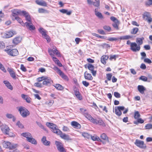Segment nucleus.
I'll list each match as a JSON object with an SVG mask.
<instances>
[{"mask_svg": "<svg viewBox=\"0 0 152 152\" xmlns=\"http://www.w3.org/2000/svg\"><path fill=\"white\" fill-rule=\"evenodd\" d=\"M134 144L137 147L143 149H145L146 146L143 141L136 139L134 142Z\"/></svg>", "mask_w": 152, "mask_h": 152, "instance_id": "9", "label": "nucleus"}, {"mask_svg": "<svg viewBox=\"0 0 152 152\" xmlns=\"http://www.w3.org/2000/svg\"><path fill=\"white\" fill-rule=\"evenodd\" d=\"M53 69L56 71L62 77V78L65 80H68L67 76L64 74L61 70L56 66H54Z\"/></svg>", "mask_w": 152, "mask_h": 152, "instance_id": "7", "label": "nucleus"}, {"mask_svg": "<svg viewBox=\"0 0 152 152\" xmlns=\"http://www.w3.org/2000/svg\"><path fill=\"white\" fill-rule=\"evenodd\" d=\"M84 78L85 79L90 80H91L93 79V77L89 73H88L87 71L84 73Z\"/></svg>", "mask_w": 152, "mask_h": 152, "instance_id": "22", "label": "nucleus"}, {"mask_svg": "<svg viewBox=\"0 0 152 152\" xmlns=\"http://www.w3.org/2000/svg\"><path fill=\"white\" fill-rule=\"evenodd\" d=\"M139 79L145 82L147 81L148 78L147 77L144 76H141L139 78Z\"/></svg>", "mask_w": 152, "mask_h": 152, "instance_id": "51", "label": "nucleus"}, {"mask_svg": "<svg viewBox=\"0 0 152 152\" xmlns=\"http://www.w3.org/2000/svg\"><path fill=\"white\" fill-rule=\"evenodd\" d=\"M7 71L12 77L14 79H16V74L13 69L8 68Z\"/></svg>", "mask_w": 152, "mask_h": 152, "instance_id": "16", "label": "nucleus"}, {"mask_svg": "<svg viewBox=\"0 0 152 152\" xmlns=\"http://www.w3.org/2000/svg\"><path fill=\"white\" fill-rule=\"evenodd\" d=\"M74 90V94L76 97L80 100L82 99V98L78 91V89L77 88H75Z\"/></svg>", "mask_w": 152, "mask_h": 152, "instance_id": "19", "label": "nucleus"}, {"mask_svg": "<svg viewBox=\"0 0 152 152\" xmlns=\"http://www.w3.org/2000/svg\"><path fill=\"white\" fill-rule=\"evenodd\" d=\"M4 51L7 54L12 56H16L19 55V52L17 49H13L12 50L10 49H5Z\"/></svg>", "mask_w": 152, "mask_h": 152, "instance_id": "5", "label": "nucleus"}, {"mask_svg": "<svg viewBox=\"0 0 152 152\" xmlns=\"http://www.w3.org/2000/svg\"><path fill=\"white\" fill-rule=\"evenodd\" d=\"M39 31L42 34V37L46 39L48 42H49L50 41V37L47 34V31L42 27H40L39 28Z\"/></svg>", "mask_w": 152, "mask_h": 152, "instance_id": "2", "label": "nucleus"}, {"mask_svg": "<svg viewBox=\"0 0 152 152\" xmlns=\"http://www.w3.org/2000/svg\"><path fill=\"white\" fill-rule=\"evenodd\" d=\"M90 138L94 141H97L99 142H102L101 140L96 135H94V136H92L91 135V137Z\"/></svg>", "mask_w": 152, "mask_h": 152, "instance_id": "27", "label": "nucleus"}, {"mask_svg": "<svg viewBox=\"0 0 152 152\" xmlns=\"http://www.w3.org/2000/svg\"><path fill=\"white\" fill-rule=\"evenodd\" d=\"M3 145L4 148L10 149H14L15 148V146L13 145L11 142L7 141H4L3 142Z\"/></svg>", "mask_w": 152, "mask_h": 152, "instance_id": "11", "label": "nucleus"}, {"mask_svg": "<svg viewBox=\"0 0 152 152\" xmlns=\"http://www.w3.org/2000/svg\"><path fill=\"white\" fill-rule=\"evenodd\" d=\"M87 67L91 71L94 69V66L91 64H88L87 65Z\"/></svg>", "mask_w": 152, "mask_h": 152, "instance_id": "44", "label": "nucleus"}, {"mask_svg": "<svg viewBox=\"0 0 152 152\" xmlns=\"http://www.w3.org/2000/svg\"><path fill=\"white\" fill-rule=\"evenodd\" d=\"M47 126L51 129V131L54 133L57 134L61 133L60 130L56 128V126L55 124L50 122L46 123Z\"/></svg>", "mask_w": 152, "mask_h": 152, "instance_id": "4", "label": "nucleus"}, {"mask_svg": "<svg viewBox=\"0 0 152 152\" xmlns=\"http://www.w3.org/2000/svg\"><path fill=\"white\" fill-rule=\"evenodd\" d=\"M91 122L94 124L99 125H103L104 124L103 121L99 117H97L96 119L93 118Z\"/></svg>", "mask_w": 152, "mask_h": 152, "instance_id": "10", "label": "nucleus"}, {"mask_svg": "<svg viewBox=\"0 0 152 152\" xmlns=\"http://www.w3.org/2000/svg\"><path fill=\"white\" fill-rule=\"evenodd\" d=\"M114 95L115 97L117 98H119L121 97L120 94L118 92H114Z\"/></svg>", "mask_w": 152, "mask_h": 152, "instance_id": "59", "label": "nucleus"}, {"mask_svg": "<svg viewBox=\"0 0 152 152\" xmlns=\"http://www.w3.org/2000/svg\"><path fill=\"white\" fill-rule=\"evenodd\" d=\"M0 69L2 70L4 72H6V70L4 67V66L0 62Z\"/></svg>", "mask_w": 152, "mask_h": 152, "instance_id": "57", "label": "nucleus"}, {"mask_svg": "<svg viewBox=\"0 0 152 152\" xmlns=\"http://www.w3.org/2000/svg\"><path fill=\"white\" fill-rule=\"evenodd\" d=\"M145 4L147 6H149L152 4V0H148L145 2Z\"/></svg>", "mask_w": 152, "mask_h": 152, "instance_id": "61", "label": "nucleus"}, {"mask_svg": "<svg viewBox=\"0 0 152 152\" xmlns=\"http://www.w3.org/2000/svg\"><path fill=\"white\" fill-rule=\"evenodd\" d=\"M22 15L25 17L26 20L28 21V22H31L30 16L28 12L25 11H22Z\"/></svg>", "mask_w": 152, "mask_h": 152, "instance_id": "15", "label": "nucleus"}, {"mask_svg": "<svg viewBox=\"0 0 152 152\" xmlns=\"http://www.w3.org/2000/svg\"><path fill=\"white\" fill-rule=\"evenodd\" d=\"M57 149L60 152H66V150L64 148L63 144L59 141H55Z\"/></svg>", "mask_w": 152, "mask_h": 152, "instance_id": "8", "label": "nucleus"}, {"mask_svg": "<svg viewBox=\"0 0 152 152\" xmlns=\"http://www.w3.org/2000/svg\"><path fill=\"white\" fill-rule=\"evenodd\" d=\"M71 125L72 126H73L75 128L80 129L81 127V125L76 121H72L71 123Z\"/></svg>", "mask_w": 152, "mask_h": 152, "instance_id": "25", "label": "nucleus"}, {"mask_svg": "<svg viewBox=\"0 0 152 152\" xmlns=\"http://www.w3.org/2000/svg\"><path fill=\"white\" fill-rule=\"evenodd\" d=\"M60 132L61 133H58L57 134L60 135V136L61 138L67 140H72V139L69 137V135L66 134L64 133H63L61 130Z\"/></svg>", "mask_w": 152, "mask_h": 152, "instance_id": "14", "label": "nucleus"}, {"mask_svg": "<svg viewBox=\"0 0 152 152\" xmlns=\"http://www.w3.org/2000/svg\"><path fill=\"white\" fill-rule=\"evenodd\" d=\"M140 54L142 56L141 58V60L144 59L146 56V54L145 52H141L140 53Z\"/></svg>", "mask_w": 152, "mask_h": 152, "instance_id": "55", "label": "nucleus"}, {"mask_svg": "<svg viewBox=\"0 0 152 152\" xmlns=\"http://www.w3.org/2000/svg\"><path fill=\"white\" fill-rule=\"evenodd\" d=\"M39 5L43 7H47V4L46 2L43 0L39 1Z\"/></svg>", "mask_w": 152, "mask_h": 152, "instance_id": "32", "label": "nucleus"}, {"mask_svg": "<svg viewBox=\"0 0 152 152\" xmlns=\"http://www.w3.org/2000/svg\"><path fill=\"white\" fill-rule=\"evenodd\" d=\"M21 11L18 10L14 9L12 11V18L13 20H16L18 16V15H22Z\"/></svg>", "mask_w": 152, "mask_h": 152, "instance_id": "6", "label": "nucleus"}, {"mask_svg": "<svg viewBox=\"0 0 152 152\" xmlns=\"http://www.w3.org/2000/svg\"><path fill=\"white\" fill-rule=\"evenodd\" d=\"M95 14L99 18L102 19L103 18V16L102 14L99 12L96 13Z\"/></svg>", "mask_w": 152, "mask_h": 152, "instance_id": "52", "label": "nucleus"}, {"mask_svg": "<svg viewBox=\"0 0 152 152\" xmlns=\"http://www.w3.org/2000/svg\"><path fill=\"white\" fill-rule=\"evenodd\" d=\"M1 129L4 133L6 134H10L9 132L10 129L7 126L4 124H2L1 126Z\"/></svg>", "mask_w": 152, "mask_h": 152, "instance_id": "13", "label": "nucleus"}, {"mask_svg": "<svg viewBox=\"0 0 152 152\" xmlns=\"http://www.w3.org/2000/svg\"><path fill=\"white\" fill-rule=\"evenodd\" d=\"M82 83L84 86L86 87H88L89 85V83L85 81H83Z\"/></svg>", "mask_w": 152, "mask_h": 152, "instance_id": "62", "label": "nucleus"}, {"mask_svg": "<svg viewBox=\"0 0 152 152\" xmlns=\"http://www.w3.org/2000/svg\"><path fill=\"white\" fill-rule=\"evenodd\" d=\"M109 58V56L107 55H103L101 57V61L102 63L104 64H105L106 63V61Z\"/></svg>", "mask_w": 152, "mask_h": 152, "instance_id": "24", "label": "nucleus"}, {"mask_svg": "<svg viewBox=\"0 0 152 152\" xmlns=\"http://www.w3.org/2000/svg\"><path fill=\"white\" fill-rule=\"evenodd\" d=\"M21 115L24 118L26 117L30 114V112L26 108L20 106L18 108Z\"/></svg>", "mask_w": 152, "mask_h": 152, "instance_id": "1", "label": "nucleus"}, {"mask_svg": "<svg viewBox=\"0 0 152 152\" xmlns=\"http://www.w3.org/2000/svg\"><path fill=\"white\" fill-rule=\"evenodd\" d=\"M84 116L89 121H91L92 119L93 118V117L88 113L87 112L84 113Z\"/></svg>", "mask_w": 152, "mask_h": 152, "instance_id": "35", "label": "nucleus"}, {"mask_svg": "<svg viewBox=\"0 0 152 152\" xmlns=\"http://www.w3.org/2000/svg\"><path fill=\"white\" fill-rule=\"evenodd\" d=\"M20 69L23 72H25L27 71V69L23 64L20 65Z\"/></svg>", "mask_w": 152, "mask_h": 152, "instance_id": "50", "label": "nucleus"}, {"mask_svg": "<svg viewBox=\"0 0 152 152\" xmlns=\"http://www.w3.org/2000/svg\"><path fill=\"white\" fill-rule=\"evenodd\" d=\"M21 135L24 137H26L27 140L29 137H32L31 133L29 132L23 133L21 134Z\"/></svg>", "mask_w": 152, "mask_h": 152, "instance_id": "29", "label": "nucleus"}, {"mask_svg": "<svg viewBox=\"0 0 152 152\" xmlns=\"http://www.w3.org/2000/svg\"><path fill=\"white\" fill-rule=\"evenodd\" d=\"M144 61L145 62L147 63L150 64L152 63L151 61L148 58H145L144 59Z\"/></svg>", "mask_w": 152, "mask_h": 152, "instance_id": "60", "label": "nucleus"}, {"mask_svg": "<svg viewBox=\"0 0 152 152\" xmlns=\"http://www.w3.org/2000/svg\"><path fill=\"white\" fill-rule=\"evenodd\" d=\"M39 13H48L49 11L45 9L40 8H39Z\"/></svg>", "mask_w": 152, "mask_h": 152, "instance_id": "38", "label": "nucleus"}, {"mask_svg": "<svg viewBox=\"0 0 152 152\" xmlns=\"http://www.w3.org/2000/svg\"><path fill=\"white\" fill-rule=\"evenodd\" d=\"M138 31V28L137 27L134 28L132 29L131 33L132 34H136Z\"/></svg>", "mask_w": 152, "mask_h": 152, "instance_id": "43", "label": "nucleus"}, {"mask_svg": "<svg viewBox=\"0 0 152 152\" xmlns=\"http://www.w3.org/2000/svg\"><path fill=\"white\" fill-rule=\"evenodd\" d=\"M27 28L30 30H34L35 28L33 24L31 23V22H26L25 26Z\"/></svg>", "mask_w": 152, "mask_h": 152, "instance_id": "17", "label": "nucleus"}, {"mask_svg": "<svg viewBox=\"0 0 152 152\" xmlns=\"http://www.w3.org/2000/svg\"><path fill=\"white\" fill-rule=\"evenodd\" d=\"M57 50L56 49L53 50V49H48V53H49L50 55L51 56H52L53 55V54H55Z\"/></svg>", "mask_w": 152, "mask_h": 152, "instance_id": "40", "label": "nucleus"}, {"mask_svg": "<svg viewBox=\"0 0 152 152\" xmlns=\"http://www.w3.org/2000/svg\"><path fill=\"white\" fill-rule=\"evenodd\" d=\"M130 47V49L134 52L139 51L140 48V46L138 45L135 42H132Z\"/></svg>", "mask_w": 152, "mask_h": 152, "instance_id": "12", "label": "nucleus"}, {"mask_svg": "<svg viewBox=\"0 0 152 152\" xmlns=\"http://www.w3.org/2000/svg\"><path fill=\"white\" fill-rule=\"evenodd\" d=\"M54 101L52 100H50L48 101H47L46 102V104L49 106H52L54 103Z\"/></svg>", "mask_w": 152, "mask_h": 152, "instance_id": "48", "label": "nucleus"}, {"mask_svg": "<svg viewBox=\"0 0 152 152\" xmlns=\"http://www.w3.org/2000/svg\"><path fill=\"white\" fill-rule=\"evenodd\" d=\"M21 41V38L20 37H17L15 38L12 40V43L14 46H16L20 43Z\"/></svg>", "mask_w": 152, "mask_h": 152, "instance_id": "18", "label": "nucleus"}, {"mask_svg": "<svg viewBox=\"0 0 152 152\" xmlns=\"http://www.w3.org/2000/svg\"><path fill=\"white\" fill-rule=\"evenodd\" d=\"M3 83L5 85L7 88L10 90H12L13 87L11 85L10 83L7 80H4L3 81Z\"/></svg>", "mask_w": 152, "mask_h": 152, "instance_id": "26", "label": "nucleus"}, {"mask_svg": "<svg viewBox=\"0 0 152 152\" xmlns=\"http://www.w3.org/2000/svg\"><path fill=\"white\" fill-rule=\"evenodd\" d=\"M115 112L116 114L118 116H120L122 114L121 111L117 109L116 107H115Z\"/></svg>", "mask_w": 152, "mask_h": 152, "instance_id": "45", "label": "nucleus"}, {"mask_svg": "<svg viewBox=\"0 0 152 152\" xmlns=\"http://www.w3.org/2000/svg\"><path fill=\"white\" fill-rule=\"evenodd\" d=\"M54 86L57 89L59 90H62L63 89V87L59 84H57Z\"/></svg>", "mask_w": 152, "mask_h": 152, "instance_id": "39", "label": "nucleus"}, {"mask_svg": "<svg viewBox=\"0 0 152 152\" xmlns=\"http://www.w3.org/2000/svg\"><path fill=\"white\" fill-rule=\"evenodd\" d=\"M43 80V84L46 86L50 85L52 82L50 77L46 76H42L41 77H39V82Z\"/></svg>", "mask_w": 152, "mask_h": 152, "instance_id": "3", "label": "nucleus"}, {"mask_svg": "<svg viewBox=\"0 0 152 152\" xmlns=\"http://www.w3.org/2000/svg\"><path fill=\"white\" fill-rule=\"evenodd\" d=\"M144 39V38L142 37L141 38H138L137 39L136 42L138 44V45L140 46L142 44V41Z\"/></svg>", "mask_w": 152, "mask_h": 152, "instance_id": "36", "label": "nucleus"}, {"mask_svg": "<svg viewBox=\"0 0 152 152\" xmlns=\"http://www.w3.org/2000/svg\"><path fill=\"white\" fill-rule=\"evenodd\" d=\"M95 1L93 2V4L95 7H98L99 6V0H95Z\"/></svg>", "mask_w": 152, "mask_h": 152, "instance_id": "42", "label": "nucleus"}, {"mask_svg": "<svg viewBox=\"0 0 152 152\" xmlns=\"http://www.w3.org/2000/svg\"><path fill=\"white\" fill-rule=\"evenodd\" d=\"M62 130L64 132H69L70 130L68 127L67 126H64L63 127Z\"/></svg>", "mask_w": 152, "mask_h": 152, "instance_id": "58", "label": "nucleus"}, {"mask_svg": "<svg viewBox=\"0 0 152 152\" xmlns=\"http://www.w3.org/2000/svg\"><path fill=\"white\" fill-rule=\"evenodd\" d=\"M101 138L104 140H108V138L106 134L104 133H103L101 136Z\"/></svg>", "mask_w": 152, "mask_h": 152, "instance_id": "46", "label": "nucleus"}, {"mask_svg": "<svg viewBox=\"0 0 152 152\" xmlns=\"http://www.w3.org/2000/svg\"><path fill=\"white\" fill-rule=\"evenodd\" d=\"M140 115L138 111H136L134 112V118L135 119H137L140 117Z\"/></svg>", "mask_w": 152, "mask_h": 152, "instance_id": "47", "label": "nucleus"}, {"mask_svg": "<svg viewBox=\"0 0 152 152\" xmlns=\"http://www.w3.org/2000/svg\"><path fill=\"white\" fill-rule=\"evenodd\" d=\"M103 28L105 30H106L108 32L110 31L111 30L110 27L108 26H103Z\"/></svg>", "mask_w": 152, "mask_h": 152, "instance_id": "54", "label": "nucleus"}, {"mask_svg": "<svg viewBox=\"0 0 152 152\" xmlns=\"http://www.w3.org/2000/svg\"><path fill=\"white\" fill-rule=\"evenodd\" d=\"M29 138L27 140L28 141L33 144H37V141L36 140L34 139L33 138L32 136Z\"/></svg>", "mask_w": 152, "mask_h": 152, "instance_id": "30", "label": "nucleus"}, {"mask_svg": "<svg viewBox=\"0 0 152 152\" xmlns=\"http://www.w3.org/2000/svg\"><path fill=\"white\" fill-rule=\"evenodd\" d=\"M7 118H12V120L15 121V118L11 114H7L6 115Z\"/></svg>", "mask_w": 152, "mask_h": 152, "instance_id": "49", "label": "nucleus"}, {"mask_svg": "<svg viewBox=\"0 0 152 152\" xmlns=\"http://www.w3.org/2000/svg\"><path fill=\"white\" fill-rule=\"evenodd\" d=\"M21 97L22 99L25 100L27 103H30L31 102V99L28 95L23 94H22Z\"/></svg>", "mask_w": 152, "mask_h": 152, "instance_id": "20", "label": "nucleus"}, {"mask_svg": "<svg viewBox=\"0 0 152 152\" xmlns=\"http://www.w3.org/2000/svg\"><path fill=\"white\" fill-rule=\"evenodd\" d=\"M16 125L18 126L20 128H23L24 127L23 125L19 121H18L16 123Z\"/></svg>", "mask_w": 152, "mask_h": 152, "instance_id": "56", "label": "nucleus"}, {"mask_svg": "<svg viewBox=\"0 0 152 152\" xmlns=\"http://www.w3.org/2000/svg\"><path fill=\"white\" fill-rule=\"evenodd\" d=\"M137 88L138 91L142 94L144 93V91L146 90L145 88L142 85L138 86Z\"/></svg>", "mask_w": 152, "mask_h": 152, "instance_id": "23", "label": "nucleus"}, {"mask_svg": "<svg viewBox=\"0 0 152 152\" xmlns=\"http://www.w3.org/2000/svg\"><path fill=\"white\" fill-rule=\"evenodd\" d=\"M59 11L63 14H65L68 15H70L72 12V11H68L67 10L65 9H62L61 10H59Z\"/></svg>", "mask_w": 152, "mask_h": 152, "instance_id": "28", "label": "nucleus"}, {"mask_svg": "<svg viewBox=\"0 0 152 152\" xmlns=\"http://www.w3.org/2000/svg\"><path fill=\"white\" fill-rule=\"evenodd\" d=\"M110 19L111 20L114 22V23H117L118 22V20L114 17L112 16L111 17Z\"/></svg>", "mask_w": 152, "mask_h": 152, "instance_id": "63", "label": "nucleus"}, {"mask_svg": "<svg viewBox=\"0 0 152 152\" xmlns=\"http://www.w3.org/2000/svg\"><path fill=\"white\" fill-rule=\"evenodd\" d=\"M132 38V37L130 35H125L124 36L120 37L118 38L121 40H127Z\"/></svg>", "mask_w": 152, "mask_h": 152, "instance_id": "31", "label": "nucleus"}, {"mask_svg": "<svg viewBox=\"0 0 152 152\" xmlns=\"http://www.w3.org/2000/svg\"><path fill=\"white\" fill-rule=\"evenodd\" d=\"M146 129H150L152 128V125L150 124H148L145 126Z\"/></svg>", "mask_w": 152, "mask_h": 152, "instance_id": "64", "label": "nucleus"}, {"mask_svg": "<svg viewBox=\"0 0 152 152\" xmlns=\"http://www.w3.org/2000/svg\"><path fill=\"white\" fill-rule=\"evenodd\" d=\"M41 141L42 143L45 146H50V142L46 140V137H43L41 140Z\"/></svg>", "mask_w": 152, "mask_h": 152, "instance_id": "21", "label": "nucleus"}, {"mask_svg": "<svg viewBox=\"0 0 152 152\" xmlns=\"http://www.w3.org/2000/svg\"><path fill=\"white\" fill-rule=\"evenodd\" d=\"M151 17V15L149 13L147 12L144 13L143 15V18L145 20H147Z\"/></svg>", "mask_w": 152, "mask_h": 152, "instance_id": "34", "label": "nucleus"}, {"mask_svg": "<svg viewBox=\"0 0 152 152\" xmlns=\"http://www.w3.org/2000/svg\"><path fill=\"white\" fill-rule=\"evenodd\" d=\"M13 35V33L11 31H7L5 33V37L6 38H10Z\"/></svg>", "mask_w": 152, "mask_h": 152, "instance_id": "33", "label": "nucleus"}, {"mask_svg": "<svg viewBox=\"0 0 152 152\" xmlns=\"http://www.w3.org/2000/svg\"><path fill=\"white\" fill-rule=\"evenodd\" d=\"M16 20L20 24H21L23 26H25V23H24L21 19L19 18V17H18L16 19Z\"/></svg>", "mask_w": 152, "mask_h": 152, "instance_id": "37", "label": "nucleus"}, {"mask_svg": "<svg viewBox=\"0 0 152 152\" xmlns=\"http://www.w3.org/2000/svg\"><path fill=\"white\" fill-rule=\"evenodd\" d=\"M82 136L85 138L88 139L90 138L91 137V135L86 132H84L82 134Z\"/></svg>", "mask_w": 152, "mask_h": 152, "instance_id": "41", "label": "nucleus"}, {"mask_svg": "<svg viewBox=\"0 0 152 152\" xmlns=\"http://www.w3.org/2000/svg\"><path fill=\"white\" fill-rule=\"evenodd\" d=\"M112 76V75L111 73L107 74H106V78L108 80L110 81L111 80Z\"/></svg>", "mask_w": 152, "mask_h": 152, "instance_id": "53", "label": "nucleus"}]
</instances>
